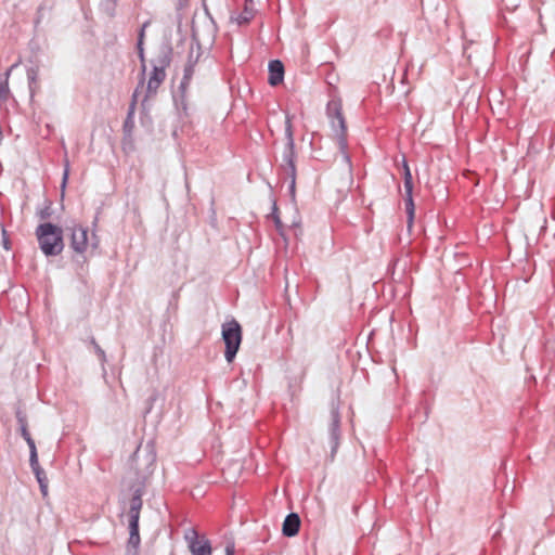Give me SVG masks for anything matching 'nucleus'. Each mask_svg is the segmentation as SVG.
Masks as SVG:
<instances>
[{"mask_svg": "<svg viewBox=\"0 0 555 555\" xmlns=\"http://www.w3.org/2000/svg\"><path fill=\"white\" fill-rule=\"evenodd\" d=\"M34 472L36 474V477H37V480H38L39 483L42 482V481H46L44 480L46 478L42 477L43 472L40 468L36 469Z\"/></svg>", "mask_w": 555, "mask_h": 555, "instance_id": "nucleus-19", "label": "nucleus"}, {"mask_svg": "<svg viewBox=\"0 0 555 555\" xmlns=\"http://www.w3.org/2000/svg\"><path fill=\"white\" fill-rule=\"evenodd\" d=\"M327 114L331 119L332 135L337 141L339 150L345 153L347 149V126L340 101L330 102Z\"/></svg>", "mask_w": 555, "mask_h": 555, "instance_id": "nucleus-2", "label": "nucleus"}, {"mask_svg": "<svg viewBox=\"0 0 555 555\" xmlns=\"http://www.w3.org/2000/svg\"><path fill=\"white\" fill-rule=\"evenodd\" d=\"M39 485H40L41 491L43 492V494H46L47 493V488H48L46 481H42Z\"/></svg>", "mask_w": 555, "mask_h": 555, "instance_id": "nucleus-20", "label": "nucleus"}, {"mask_svg": "<svg viewBox=\"0 0 555 555\" xmlns=\"http://www.w3.org/2000/svg\"><path fill=\"white\" fill-rule=\"evenodd\" d=\"M275 223H276L278 229H280V220H279V218H275Z\"/></svg>", "mask_w": 555, "mask_h": 555, "instance_id": "nucleus-22", "label": "nucleus"}, {"mask_svg": "<svg viewBox=\"0 0 555 555\" xmlns=\"http://www.w3.org/2000/svg\"><path fill=\"white\" fill-rule=\"evenodd\" d=\"M284 65L281 61L274 60L269 63V78L268 81L271 86H278L283 81Z\"/></svg>", "mask_w": 555, "mask_h": 555, "instance_id": "nucleus-8", "label": "nucleus"}, {"mask_svg": "<svg viewBox=\"0 0 555 555\" xmlns=\"http://www.w3.org/2000/svg\"><path fill=\"white\" fill-rule=\"evenodd\" d=\"M36 237L46 256H57L64 249L63 230L51 223H41L36 229Z\"/></svg>", "mask_w": 555, "mask_h": 555, "instance_id": "nucleus-1", "label": "nucleus"}, {"mask_svg": "<svg viewBox=\"0 0 555 555\" xmlns=\"http://www.w3.org/2000/svg\"><path fill=\"white\" fill-rule=\"evenodd\" d=\"M68 176H69V165H68V162L66 160L65 169H64V173H63L62 191H64V189L66 186V183H67V180H68Z\"/></svg>", "mask_w": 555, "mask_h": 555, "instance_id": "nucleus-16", "label": "nucleus"}, {"mask_svg": "<svg viewBox=\"0 0 555 555\" xmlns=\"http://www.w3.org/2000/svg\"><path fill=\"white\" fill-rule=\"evenodd\" d=\"M299 527H300L299 516L295 513H292L286 516V518L283 522L282 532L286 537H294L298 533Z\"/></svg>", "mask_w": 555, "mask_h": 555, "instance_id": "nucleus-9", "label": "nucleus"}, {"mask_svg": "<svg viewBox=\"0 0 555 555\" xmlns=\"http://www.w3.org/2000/svg\"><path fill=\"white\" fill-rule=\"evenodd\" d=\"M222 339L225 344V359L232 362L242 343V328L237 321L232 320L222 325Z\"/></svg>", "mask_w": 555, "mask_h": 555, "instance_id": "nucleus-3", "label": "nucleus"}, {"mask_svg": "<svg viewBox=\"0 0 555 555\" xmlns=\"http://www.w3.org/2000/svg\"><path fill=\"white\" fill-rule=\"evenodd\" d=\"M98 248L99 238L93 233L89 235L87 228L82 225H73L70 228V247L77 254H85L89 247Z\"/></svg>", "mask_w": 555, "mask_h": 555, "instance_id": "nucleus-4", "label": "nucleus"}, {"mask_svg": "<svg viewBox=\"0 0 555 555\" xmlns=\"http://www.w3.org/2000/svg\"><path fill=\"white\" fill-rule=\"evenodd\" d=\"M140 508H141V501L137 500L133 501L130 507V521H129V529H130V537L128 544L132 546L133 548H137L140 544V534H139V515H140Z\"/></svg>", "mask_w": 555, "mask_h": 555, "instance_id": "nucleus-7", "label": "nucleus"}, {"mask_svg": "<svg viewBox=\"0 0 555 555\" xmlns=\"http://www.w3.org/2000/svg\"><path fill=\"white\" fill-rule=\"evenodd\" d=\"M165 70L163 68L154 67L152 75L147 81V90L150 93H155L165 79Z\"/></svg>", "mask_w": 555, "mask_h": 555, "instance_id": "nucleus-10", "label": "nucleus"}, {"mask_svg": "<svg viewBox=\"0 0 555 555\" xmlns=\"http://www.w3.org/2000/svg\"><path fill=\"white\" fill-rule=\"evenodd\" d=\"M255 14V3L253 0H245L244 10L240 14V23H248Z\"/></svg>", "mask_w": 555, "mask_h": 555, "instance_id": "nucleus-11", "label": "nucleus"}, {"mask_svg": "<svg viewBox=\"0 0 555 555\" xmlns=\"http://www.w3.org/2000/svg\"><path fill=\"white\" fill-rule=\"evenodd\" d=\"M338 426H339V414H338L337 410H333L332 411V434L335 439L337 438Z\"/></svg>", "mask_w": 555, "mask_h": 555, "instance_id": "nucleus-14", "label": "nucleus"}, {"mask_svg": "<svg viewBox=\"0 0 555 555\" xmlns=\"http://www.w3.org/2000/svg\"><path fill=\"white\" fill-rule=\"evenodd\" d=\"M189 542V548L192 555H211L212 548L210 542L205 537H198L195 530H190L185 534Z\"/></svg>", "mask_w": 555, "mask_h": 555, "instance_id": "nucleus-6", "label": "nucleus"}, {"mask_svg": "<svg viewBox=\"0 0 555 555\" xmlns=\"http://www.w3.org/2000/svg\"><path fill=\"white\" fill-rule=\"evenodd\" d=\"M7 93H8V86H7V83H2L0 81V99L5 98Z\"/></svg>", "mask_w": 555, "mask_h": 555, "instance_id": "nucleus-17", "label": "nucleus"}, {"mask_svg": "<svg viewBox=\"0 0 555 555\" xmlns=\"http://www.w3.org/2000/svg\"><path fill=\"white\" fill-rule=\"evenodd\" d=\"M29 447V450H30V465L33 467L34 470L36 469H39V462H38V454H37V449H36V444L33 443V444H28Z\"/></svg>", "mask_w": 555, "mask_h": 555, "instance_id": "nucleus-13", "label": "nucleus"}, {"mask_svg": "<svg viewBox=\"0 0 555 555\" xmlns=\"http://www.w3.org/2000/svg\"><path fill=\"white\" fill-rule=\"evenodd\" d=\"M225 555H235V546L234 543H229L225 546Z\"/></svg>", "mask_w": 555, "mask_h": 555, "instance_id": "nucleus-18", "label": "nucleus"}, {"mask_svg": "<svg viewBox=\"0 0 555 555\" xmlns=\"http://www.w3.org/2000/svg\"><path fill=\"white\" fill-rule=\"evenodd\" d=\"M143 36H144V33H143V30H142V31H141V34H140V41H139V46H141V43H142Z\"/></svg>", "mask_w": 555, "mask_h": 555, "instance_id": "nucleus-21", "label": "nucleus"}, {"mask_svg": "<svg viewBox=\"0 0 555 555\" xmlns=\"http://www.w3.org/2000/svg\"><path fill=\"white\" fill-rule=\"evenodd\" d=\"M285 133H286L287 140H288V143L292 145L294 139H293V127H292V121H291L289 117H286V119H285Z\"/></svg>", "mask_w": 555, "mask_h": 555, "instance_id": "nucleus-15", "label": "nucleus"}, {"mask_svg": "<svg viewBox=\"0 0 555 555\" xmlns=\"http://www.w3.org/2000/svg\"><path fill=\"white\" fill-rule=\"evenodd\" d=\"M16 416H17V421H18V424L21 427V434H22L23 438L26 440L27 444L35 443L34 439L31 438V436L28 431L27 421H26L25 415H23L21 412H17Z\"/></svg>", "mask_w": 555, "mask_h": 555, "instance_id": "nucleus-12", "label": "nucleus"}, {"mask_svg": "<svg viewBox=\"0 0 555 555\" xmlns=\"http://www.w3.org/2000/svg\"><path fill=\"white\" fill-rule=\"evenodd\" d=\"M403 169H404V191H405V211L408 215V227L411 228L414 220L415 215V205L412 197V191H413V178L412 173L410 171L409 165L404 162L403 163Z\"/></svg>", "mask_w": 555, "mask_h": 555, "instance_id": "nucleus-5", "label": "nucleus"}]
</instances>
